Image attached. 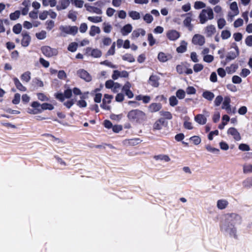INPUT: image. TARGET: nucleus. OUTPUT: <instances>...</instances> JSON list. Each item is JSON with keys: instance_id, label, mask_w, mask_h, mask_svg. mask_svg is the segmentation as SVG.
Here are the masks:
<instances>
[{"instance_id": "1", "label": "nucleus", "mask_w": 252, "mask_h": 252, "mask_svg": "<svg viewBox=\"0 0 252 252\" xmlns=\"http://www.w3.org/2000/svg\"><path fill=\"white\" fill-rule=\"evenodd\" d=\"M241 222L242 218L239 215L234 213L227 214L220 224V231L226 236L236 238V225L241 224Z\"/></svg>"}, {"instance_id": "2", "label": "nucleus", "mask_w": 252, "mask_h": 252, "mask_svg": "<svg viewBox=\"0 0 252 252\" xmlns=\"http://www.w3.org/2000/svg\"><path fill=\"white\" fill-rule=\"evenodd\" d=\"M127 118L131 123H141L146 119V114L139 109H133L129 111L127 114Z\"/></svg>"}, {"instance_id": "3", "label": "nucleus", "mask_w": 252, "mask_h": 252, "mask_svg": "<svg viewBox=\"0 0 252 252\" xmlns=\"http://www.w3.org/2000/svg\"><path fill=\"white\" fill-rule=\"evenodd\" d=\"M198 18L201 24L206 23L209 20H213L214 18L213 9L210 7L202 9L199 14Z\"/></svg>"}, {"instance_id": "4", "label": "nucleus", "mask_w": 252, "mask_h": 252, "mask_svg": "<svg viewBox=\"0 0 252 252\" xmlns=\"http://www.w3.org/2000/svg\"><path fill=\"white\" fill-rule=\"evenodd\" d=\"M61 35L65 36L66 34L75 35L78 32L76 26H61L59 28Z\"/></svg>"}, {"instance_id": "5", "label": "nucleus", "mask_w": 252, "mask_h": 252, "mask_svg": "<svg viewBox=\"0 0 252 252\" xmlns=\"http://www.w3.org/2000/svg\"><path fill=\"white\" fill-rule=\"evenodd\" d=\"M27 112L30 114L36 115L42 113L41 104L37 101L32 102L27 109Z\"/></svg>"}, {"instance_id": "6", "label": "nucleus", "mask_w": 252, "mask_h": 252, "mask_svg": "<svg viewBox=\"0 0 252 252\" xmlns=\"http://www.w3.org/2000/svg\"><path fill=\"white\" fill-rule=\"evenodd\" d=\"M229 8L230 11L227 14L228 20H232L233 18L239 14L237 3L236 1H233L230 3Z\"/></svg>"}, {"instance_id": "7", "label": "nucleus", "mask_w": 252, "mask_h": 252, "mask_svg": "<svg viewBox=\"0 0 252 252\" xmlns=\"http://www.w3.org/2000/svg\"><path fill=\"white\" fill-rule=\"evenodd\" d=\"M203 112L204 114H197L194 117L195 122L201 125L206 124L207 120V118L209 116V112L205 110L203 111Z\"/></svg>"}, {"instance_id": "8", "label": "nucleus", "mask_w": 252, "mask_h": 252, "mask_svg": "<svg viewBox=\"0 0 252 252\" xmlns=\"http://www.w3.org/2000/svg\"><path fill=\"white\" fill-rule=\"evenodd\" d=\"M105 86L107 89H111L113 93L118 92L121 88V86L119 83L114 82L112 80L107 81L105 82Z\"/></svg>"}, {"instance_id": "9", "label": "nucleus", "mask_w": 252, "mask_h": 252, "mask_svg": "<svg viewBox=\"0 0 252 252\" xmlns=\"http://www.w3.org/2000/svg\"><path fill=\"white\" fill-rule=\"evenodd\" d=\"M167 38L170 41H176L180 37V32L175 30H169L166 33Z\"/></svg>"}, {"instance_id": "10", "label": "nucleus", "mask_w": 252, "mask_h": 252, "mask_svg": "<svg viewBox=\"0 0 252 252\" xmlns=\"http://www.w3.org/2000/svg\"><path fill=\"white\" fill-rule=\"evenodd\" d=\"M216 27L212 24L208 25L204 29V33L207 37H212L216 32Z\"/></svg>"}, {"instance_id": "11", "label": "nucleus", "mask_w": 252, "mask_h": 252, "mask_svg": "<svg viewBox=\"0 0 252 252\" xmlns=\"http://www.w3.org/2000/svg\"><path fill=\"white\" fill-rule=\"evenodd\" d=\"M72 92L70 89H67L64 91V93H56L55 94L56 98L61 101H63L64 98H69L72 96Z\"/></svg>"}, {"instance_id": "12", "label": "nucleus", "mask_w": 252, "mask_h": 252, "mask_svg": "<svg viewBox=\"0 0 252 252\" xmlns=\"http://www.w3.org/2000/svg\"><path fill=\"white\" fill-rule=\"evenodd\" d=\"M43 54L47 57H51L58 54V51L56 49L52 48L49 46H44L42 48Z\"/></svg>"}, {"instance_id": "13", "label": "nucleus", "mask_w": 252, "mask_h": 252, "mask_svg": "<svg viewBox=\"0 0 252 252\" xmlns=\"http://www.w3.org/2000/svg\"><path fill=\"white\" fill-rule=\"evenodd\" d=\"M176 70L179 74H191L193 72L191 68H188L185 63L178 65L176 67Z\"/></svg>"}, {"instance_id": "14", "label": "nucleus", "mask_w": 252, "mask_h": 252, "mask_svg": "<svg viewBox=\"0 0 252 252\" xmlns=\"http://www.w3.org/2000/svg\"><path fill=\"white\" fill-rule=\"evenodd\" d=\"M227 134L233 137L234 140L239 141L241 139V136L239 132L234 127H230L228 129Z\"/></svg>"}, {"instance_id": "15", "label": "nucleus", "mask_w": 252, "mask_h": 252, "mask_svg": "<svg viewBox=\"0 0 252 252\" xmlns=\"http://www.w3.org/2000/svg\"><path fill=\"white\" fill-rule=\"evenodd\" d=\"M192 42L194 45L202 46L205 42V37L200 34H195L192 37Z\"/></svg>"}, {"instance_id": "16", "label": "nucleus", "mask_w": 252, "mask_h": 252, "mask_svg": "<svg viewBox=\"0 0 252 252\" xmlns=\"http://www.w3.org/2000/svg\"><path fill=\"white\" fill-rule=\"evenodd\" d=\"M77 75L86 82H90L92 80L91 75L85 70L80 69L77 71Z\"/></svg>"}, {"instance_id": "17", "label": "nucleus", "mask_w": 252, "mask_h": 252, "mask_svg": "<svg viewBox=\"0 0 252 252\" xmlns=\"http://www.w3.org/2000/svg\"><path fill=\"white\" fill-rule=\"evenodd\" d=\"M112 98V95L108 94H104L101 107L104 109L109 110L110 109V106L109 104L111 103Z\"/></svg>"}, {"instance_id": "18", "label": "nucleus", "mask_w": 252, "mask_h": 252, "mask_svg": "<svg viewBox=\"0 0 252 252\" xmlns=\"http://www.w3.org/2000/svg\"><path fill=\"white\" fill-rule=\"evenodd\" d=\"M88 92L84 93L80 96V99L76 101V104L78 107L85 108L87 106V103L85 101V99L88 98Z\"/></svg>"}, {"instance_id": "19", "label": "nucleus", "mask_w": 252, "mask_h": 252, "mask_svg": "<svg viewBox=\"0 0 252 252\" xmlns=\"http://www.w3.org/2000/svg\"><path fill=\"white\" fill-rule=\"evenodd\" d=\"M183 16H186V18L183 21L184 25L187 27L189 31H192L193 29V25L191 24L192 21V14L189 13L187 14L183 15Z\"/></svg>"}, {"instance_id": "20", "label": "nucleus", "mask_w": 252, "mask_h": 252, "mask_svg": "<svg viewBox=\"0 0 252 252\" xmlns=\"http://www.w3.org/2000/svg\"><path fill=\"white\" fill-rule=\"evenodd\" d=\"M128 76V73L126 71H119L118 70H115L113 71L112 78L114 80H117L119 78L127 77Z\"/></svg>"}, {"instance_id": "21", "label": "nucleus", "mask_w": 252, "mask_h": 252, "mask_svg": "<svg viewBox=\"0 0 252 252\" xmlns=\"http://www.w3.org/2000/svg\"><path fill=\"white\" fill-rule=\"evenodd\" d=\"M87 54L94 58H99L101 56V52L98 49H92L91 48H87L86 49Z\"/></svg>"}, {"instance_id": "22", "label": "nucleus", "mask_w": 252, "mask_h": 252, "mask_svg": "<svg viewBox=\"0 0 252 252\" xmlns=\"http://www.w3.org/2000/svg\"><path fill=\"white\" fill-rule=\"evenodd\" d=\"M84 6L86 10L90 13H95L98 15H100L102 13V10L99 8L91 6L88 3L85 4Z\"/></svg>"}, {"instance_id": "23", "label": "nucleus", "mask_w": 252, "mask_h": 252, "mask_svg": "<svg viewBox=\"0 0 252 252\" xmlns=\"http://www.w3.org/2000/svg\"><path fill=\"white\" fill-rule=\"evenodd\" d=\"M131 87V84L129 82H127L122 88L123 92H125L126 94L129 98H131L134 96L133 94L130 90Z\"/></svg>"}, {"instance_id": "24", "label": "nucleus", "mask_w": 252, "mask_h": 252, "mask_svg": "<svg viewBox=\"0 0 252 252\" xmlns=\"http://www.w3.org/2000/svg\"><path fill=\"white\" fill-rule=\"evenodd\" d=\"M229 205V202L225 199H220L217 201V207L219 210H224L226 209Z\"/></svg>"}, {"instance_id": "25", "label": "nucleus", "mask_w": 252, "mask_h": 252, "mask_svg": "<svg viewBox=\"0 0 252 252\" xmlns=\"http://www.w3.org/2000/svg\"><path fill=\"white\" fill-rule=\"evenodd\" d=\"M172 56L169 54H166L162 52L158 53V61L162 63H164L172 59Z\"/></svg>"}, {"instance_id": "26", "label": "nucleus", "mask_w": 252, "mask_h": 252, "mask_svg": "<svg viewBox=\"0 0 252 252\" xmlns=\"http://www.w3.org/2000/svg\"><path fill=\"white\" fill-rule=\"evenodd\" d=\"M22 45L24 47H27L30 44V43L31 42V36L27 32H23L22 34Z\"/></svg>"}, {"instance_id": "27", "label": "nucleus", "mask_w": 252, "mask_h": 252, "mask_svg": "<svg viewBox=\"0 0 252 252\" xmlns=\"http://www.w3.org/2000/svg\"><path fill=\"white\" fill-rule=\"evenodd\" d=\"M159 77L156 74H152L149 79V83L154 87H158L159 86L158 81Z\"/></svg>"}, {"instance_id": "28", "label": "nucleus", "mask_w": 252, "mask_h": 252, "mask_svg": "<svg viewBox=\"0 0 252 252\" xmlns=\"http://www.w3.org/2000/svg\"><path fill=\"white\" fill-rule=\"evenodd\" d=\"M230 97L228 96H225L222 102L221 108L223 109L226 110L227 113H230L231 111L230 105Z\"/></svg>"}, {"instance_id": "29", "label": "nucleus", "mask_w": 252, "mask_h": 252, "mask_svg": "<svg viewBox=\"0 0 252 252\" xmlns=\"http://www.w3.org/2000/svg\"><path fill=\"white\" fill-rule=\"evenodd\" d=\"M69 0H60L57 9L59 11L66 9L70 4Z\"/></svg>"}, {"instance_id": "30", "label": "nucleus", "mask_w": 252, "mask_h": 252, "mask_svg": "<svg viewBox=\"0 0 252 252\" xmlns=\"http://www.w3.org/2000/svg\"><path fill=\"white\" fill-rule=\"evenodd\" d=\"M162 108V105L160 103H153L148 107L149 111L151 113L156 112L159 111Z\"/></svg>"}, {"instance_id": "31", "label": "nucleus", "mask_w": 252, "mask_h": 252, "mask_svg": "<svg viewBox=\"0 0 252 252\" xmlns=\"http://www.w3.org/2000/svg\"><path fill=\"white\" fill-rule=\"evenodd\" d=\"M146 34V32L144 30L142 29H138L137 30H134L132 34H131V37L133 39L136 38L140 36H144Z\"/></svg>"}, {"instance_id": "32", "label": "nucleus", "mask_w": 252, "mask_h": 252, "mask_svg": "<svg viewBox=\"0 0 252 252\" xmlns=\"http://www.w3.org/2000/svg\"><path fill=\"white\" fill-rule=\"evenodd\" d=\"M164 121L163 119L162 118L159 119L154 123L153 126V129L155 130L161 129L164 126Z\"/></svg>"}, {"instance_id": "33", "label": "nucleus", "mask_w": 252, "mask_h": 252, "mask_svg": "<svg viewBox=\"0 0 252 252\" xmlns=\"http://www.w3.org/2000/svg\"><path fill=\"white\" fill-rule=\"evenodd\" d=\"M132 29V25L128 24L121 29V32L123 35L126 36L131 32Z\"/></svg>"}, {"instance_id": "34", "label": "nucleus", "mask_w": 252, "mask_h": 252, "mask_svg": "<svg viewBox=\"0 0 252 252\" xmlns=\"http://www.w3.org/2000/svg\"><path fill=\"white\" fill-rule=\"evenodd\" d=\"M154 158L157 160L163 161L167 162L171 160L170 158L167 155L160 154L155 156Z\"/></svg>"}, {"instance_id": "35", "label": "nucleus", "mask_w": 252, "mask_h": 252, "mask_svg": "<svg viewBox=\"0 0 252 252\" xmlns=\"http://www.w3.org/2000/svg\"><path fill=\"white\" fill-rule=\"evenodd\" d=\"M13 80L14 84L18 90L21 92H25L27 91V88L22 84L18 78H15Z\"/></svg>"}, {"instance_id": "36", "label": "nucleus", "mask_w": 252, "mask_h": 252, "mask_svg": "<svg viewBox=\"0 0 252 252\" xmlns=\"http://www.w3.org/2000/svg\"><path fill=\"white\" fill-rule=\"evenodd\" d=\"M101 89H96L92 92V94H95V96L94 97V101L96 103H100L101 100L102 94L100 93H97V92L99 91Z\"/></svg>"}, {"instance_id": "37", "label": "nucleus", "mask_w": 252, "mask_h": 252, "mask_svg": "<svg viewBox=\"0 0 252 252\" xmlns=\"http://www.w3.org/2000/svg\"><path fill=\"white\" fill-rule=\"evenodd\" d=\"M100 32V29L98 27L95 26H92L90 28L89 34L92 36H95L96 34H99Z\"/></svg>"}, {"instance_id": "38", "label": "nucleus", "mask_w": 252, "mask_h": 252, "mask_svg": "<svg viewBox=\"0 0 252 252\" xmlns=\"http://www.w3.org/2000/svg\"><path fill=\"white\" fill-rule=\"evenodd\" d=\"M31 78V73L30 71H26L23 73L21 76V79L23 82L28 83Z\"/></svg>"}, {"instance_id": "39", "label": "nucleus", "mask_w": 252, "mask_h": 252, "mask_svg": "<svg viewBox=\"0 0 252 252\" xmlns=\"http://www.w3.org/2000/svg\"><path fill=\"white\" fill-rule=\"evenodd\" d=\"M129 16L134 20H137L140 19L141 16L139 12L136 11H130L128 12Z\"/></svg>"}, {"instance_id": "40", "label": "nucleus", "mask_w": 252, "mask_h": 252, "mask_svg": "<svg viewBox=\"0 0 252 252\" xmlns=\"http://www.w3.org/2000/svg\"><path fill=\"white\" fill-rule=\"evenodd\" d=\"M135 98L137 100H142L144 103H148L151 100V97L148 95H138Z\"/></svg>"}, {"instance_id": "41", "label": "nucleus", "mask_w": 252, "mask_h": 252, "mask_svg": "<svg viewBox=\"0 0 252 252\" xmlns=\"http://www.w3.org/2000/svg\"><path fill=\"white\" fill-rule=\"evenodd\" d=\"M87 19L89 21L94 23H98L102 21V17L99 16H89Z\"/></svg>"}, {"instance_id": "42", "label": "nucleus", "mask_w": 252, "mask_h": 252, "mask_svg": "<svg viewBox=\"0 0 252 252\" xmlns=\"http://www.w3.org/2000/svg\"><path fill=\"white\" fill-rule=\"evenodd\" d=\"M202 96L204 98L209 101L212 100L215 97L214 94L212 92L208 91L204 92L202 94Z\"/></svg>"}, {"instance_id": "43", "label": "nucleus", "mask_w": 252, "mask_h": 252, "mask_svg": "<svg viewBox=\"0 0 252 252\" xmlns=\"http://www.w3.org/2000/svg\"><path fill=\"white\" fill-rule=\"evenodd\" d=\"M238 66L236 64H232L229 66L226 67V71L228 74H231L234 73L237 69Z\"/></svg>"}, {"instance_id": "44", "label": "nucleus", "mask_w": 252, "mask_h": 252, "mask_svg": "<svg viewBox=\"0 0 252 252\" xmlns=\"http://www.w3.org/2000/svg\"><path fill=\"white\" fill-rule=\"evenodd\" d=\"M35 35L38 40H43L47 37V32L44 30H41L37 32Z\"/></svg>"}, {"instance_id": "45", "label": "nucleus", "mask_w": 252, "mask_h": 252, "mask_svg": "<svg viewBox=\"0 0 252 252\" xmlns=\"http://www.w3.org/2000/svg\"><path fill=\"white\" fill-rule=\"evenodd\" d=\"M42 112L46 110H52L54 109V106L53 104L49 103H43L41 104Z\"/></svg>"}, {"instance_id": "46", "label": "nucleus", "mask_w": 252, "mask_h": 252, "mask_svg": "<svg viewBox=\"0 0 252 252\" xmlns=\"http://www.w3.org/2000/svg\"><path fill=\"white\" fill-rule=\"evenodd\" d=\"M187 43L185 41H182L181 45L178 47L176 50L178 53H184L187 50Z\"/></svg>"}, {"instance_id": "47", "label": "nucleus", "mask_w": 252, "mask_h": 252, "mask_svg": "<svg viewBox=\"0 0 252 252\" xmlns=\"http://www.w3.org/2000/svg\"><path fill=\"white\" fill-rule=\"evenodd\" d=\"M226 24V21L223 18H220L217 20V26L219 29H223Z\"/></svg>"}, {"instance_id": "48", "label": "nucleus", "mask_w": 252, "mask_h": 252, "mask_svg": "<svg viewBox=\"0 0 252 252\" xmlns=\"http://www.w3.org/2000/svg\"><path fill=\"white\" fill-rule=\"evenodd\" d=\"M71 3L76 7L81 8L84 4V1L83 0H71Z\"/></svg>"}, {"instance_id": "49", "label": "nucleus", "mask_w": 252, "mask_h": 252, "mask_svg": "<svg viewBox=\"0 0 252 252\" xmlns=\"http://www.w3.org/2000/svg\"><path fill=\"white\" fill-rule=\"evenodd\" d=\"M57 3L56 0H42V4L44 6L50 5L51 7H54Z\"/></svg>"}, {"instance_id": "50", "label": "nucleus", "mask_w": 252, "mask_h": 252, "mask_svg": "<svg viewBox=\"0 0 252 252\" xmlns=\"http://www.w3.org/2000/svg\"><path fill=\"white\" fill-rule=\"evenodd\" d=\"M243 170L244 173L252 172V164L245 163L243 166Z\"/></svg>"}, {"instance_id": "51", "label": "nucleus", "mask_w": 252, "mask_h": 252, "mask_svg": "<svg viewBox=\"0 0 252 252\" xmlns=\"http://www.w3.org/2000/svg\"><path fill=\"white\" fill-rule=\"evenodd\" d=\"M189 140L195 145H199L201 142V138L198 136H193L189 138Z\"/></svg>"}, {"instance_id": "52", "label": "nucleus", "mask_w": 252, "mask_h": 252, "mask_svg": "<svg viewBox=\"0 0 252 252\" xmlns=\"http://www.w3.org/2000/svg\"><path fill=\"white\" fill-rule=\"evenodd\" d=\"M206 7V4L201 1H196L194 3V8L195 9H200Z\"/></svg>"}, {"instance_id": "53", "label": "nucleus", "mask_w": 252, "mask_h": 252, "mask_svg": "<svg viewBox=\"0 0 252 252\" xmlns=\"http://www.w3.org/2000/svg\"><path fill=\"white\" fill-rule=\"evenodd\" d=\"M123 114L122 113L120 114H112L110 115V118L112 120L119 122L123 119Z\"/></svg>"}, {"instance_id": "54", "label": "nucleus", "mask_w": 252, "mask_h": 252, "mask_svg": "<svg viewBox=\"0 0 252 252\" xmlns=\"http://www.w3.org/2000/svg\"><path fill=\"white\" fill-rule=\"evenodd\" d=\"M36 95L37 96V98L41 101H47L49 100V97L43 93H37Z\"/></svg>"}, {"instance_id": "55", "label": "nucleus", "mask_w": 252, "mask_h": 252, "mask_svg": "<svg viewBox=\"0 0 252 252\" xmlns=\"http://www.w3.org/2000/svg\"><path fill=\"white\" fill-rule=\"evenodd\" d=\"M231 36V32L228 30H223L221 32V37L222 39L225 40L229 38Z\"/></svg>"}, {"instance_id": "56", "label": "nucleus", "mask_w": 252, "mask_h": 252, "mask_svg": "<svg viewBox=\"0 0 252 252\" xmlns=\"http://www.w3.org/2000/svg\"><path fill=\"white\" fill-rule=\"evenodd\" d=\"M103 29L105 33H110L112 29V27L110 24L105 22L103 24Z\"/></svg>"}, {"instance_id": "57", "label": "nucleus", "mask_w": 252, "mask_h": 252, "mask_svg": "<svg viewBox=\"0 0 252 252\" xmlns=\"http://www.w3.org/2000/svg\"><path fill=\"white\" fill-rule=\"evenodd\" d=\"M148 41L149 42V45L151 46H153L156 43V40L155 39L152 33H149L148 34Z\"/></svg>"}, {"instance_id": "58", "label": "nucleus", "mask_w": 252, "mask_h": 252, "mask_svg": "<svg viewBox=\"0 0 252 252\" xmlns=\"http://www.w3.org/2000/svg\"><path fill=\"white\" fill-rule=\"evenodd\" d=\"M177 97L180 99H182L185 98L186 96V92L183 90H178L176 92Z\"/></svg>"}, {"instance_id": "59", "label": "nucleus", "mask_w": 252, "mask_h": 252, "mask_svg": "<svg viewBox=\"0 0 252 252\" xmlns=\"http://www.w3.org/2000/svg\"><path fill=\"white\" fill-rule=\"evenodd\" d=\"M20 15V12L19 10H17L13 13L10 14V19L11 20H16L19 18Z\"/></svg>"}, {"instance_id": "60", "label": "nucleus", "mask_w": 252, "mask_h": 252, "mask_svg": "<svg viewBox=\"0 0 252 252\" xmlns=\"http://www.w3.org/2000/svg\"><path fill=\"white\" fill-rule=\"evenodd\" d=\"M46 28L48 31L51 30L55 26V23L52 20H47L45 23Z\"/></svg>"}, {"instance_id": "61", "label": "nucleus", "mask_w": 252, "mask_h": 252, "mask_svg": "<svg viewBox=\"0 0 252 252\" xmlns=\"http://www.w3.org/2000/svg\"><path fill=\"white\" fill-rule=\"evenodd\" d=\"M78 47V44L76 42H72L68 45V50L72 52H75Z\"/></svg>"}, {"instance_id": "62", "label": "nucleus", "mask_w": 252, "mask_h": 252, "mask_svg": "<svg viewBox=\"0 0 252 252\" xmlns=\"http://www.w3.org/2000/svg\"><path fill=\"white\" fill-rule=\"evenodd\" d=\"M169 104L171 106H175L178 104V100L175 96H171L169 99Z\"/></svg>"}, {"instance_id": "63", "label": "nucleus", "mask_w": 252, "mask_h": 252, "mask_svg": "<svg viewBox=\"0 0 252 252\" xmlns=\"http://www.w3.org/2000/svg\"><path fill=\"white\" fill-rule=\"evenodd\" d=\"M22 31V25L20 24H17L13 28V32L16 34H19Z\"/></svg>"}, {"instance_id": "64", "label": "nucleus", "mask_w": 252, "mask_h": 252, "mask_svg": "<svg viewBox=\"0 0 252 252\" xmlns=\"http://www.w3.org/2000/svg\"><path fill=\"white\" fill-rule=\"evenodd\" d=\"M68 18L72 21L75 22L77 19V13L75 11H69L68 14Z\"/></svg>"}]
</instances>
